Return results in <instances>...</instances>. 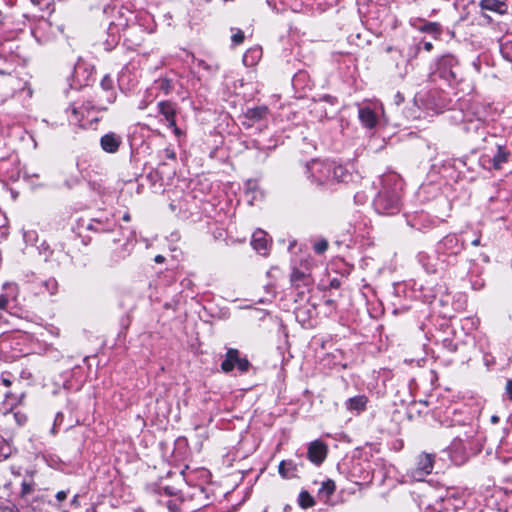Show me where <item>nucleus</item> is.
Listing matches in <instances>:
<instances>
[{
	"instance_id": "1",
	"label": "nucleus",
	"mask_w": 512,
	"mask_h": 512,
	"mask_svg": "<svg viewBox=\"0 0 512 512\" xmlns=\"http://www.w3.org/2000/svg\"><path fill=\"white\" fill-rule=\"evenodd\" d=\"M380 189L373 199V207L380 215H395L401 209L402 183L395 174L383 175L380 178Z\"/></svg>"
},
{
	"instance_id": "2",
	"label": "nucleus",
	"mask_w": 512,
	"mask_h": 512,
	"mask_svg": "<svg viewBox=\"0 0 512 512\" xmlns=\"http://www.w3.org/2000/svg\"><path fill=\"white\" fill-rule=\"evenodd\" d=\"M98 109L91 101L72 103L67 109V117L71 124L81 128H90L99 121Z\"/></svg>"
},
{
	"instance_id": "3",
	"label": "nucleus",
	"mask_w": 512,
	"mask_h": 512,
	"mask_svg": "<svg viewBox=\"0 0 512 512\" xmlns=\"http://www.w3.org/2000/svg\"><path fill=\"white\" fill-rule=\"evenodd\" d=\"M433 75L443 79L449 86L457 84L461 77V68L458 60L453 55L442 56L437 61V68Z\"/></svg>"
},
{
	"instance_id": "4",
	"label": "nucleus",
	"mask_w": 512,
	"mask_h": 512,
	"mask_svg": "<svg viewBox=\"0 0 512 512\" xmlns=\"http://www.w3.org/2000/svg\"><path fill=\"white\" fill-rule=\"evenodd\" d=\"M309 178L317 185L331 184L333 161L312 160L306 167Z\"/></svg>"
},
{
	"instance_id": "5",
	"label": "nucleus",
	"mask_w": 512,
	"mask_h": 512,
	"mask_svg": "<svg viewBox=\"0 0 512 512\" xmlns=\"http://www.w3.org/2000/svg\"><path fill=\"white\" fill-rule=\"evenodd\" d=\"M435 463V454L421 453L415 458L414 467L407 471V475L415 481H423L431 474Z\"/></svg>"
},
{
	"instance_id": "6",
	"label": "nucleus",
	"mask_w": 512,
	"mask_h": 512,
	"mask_svg": "<svg viewBox=\"0 0 512 512\" xmlns=\"http://www.w3.org/2000/svg\"><path fill=\"white\" fill-rule=\"evenodd\" d=\"M463 130L467 134L483 135L485 132V110L478 107L468 110L463 117Z\"/></svg>"
},
{
	"instance_id": "7",
	"label": "nucleus",
	"mask_w": 512,
	"mask_h": 512,
	"mask_svg": "<svg viewBox=\"0 0 512 512\" xmlns=\"http://www.w3.org/2000/svg\"><path fill=\"white\" fill-rule=\"evenodd\" d=\"M239 372H248L251 364L246 357H241L238 349L228 348L225 354V359L221 363V370L225 373L231 372L234 368Z\"/></svg>"
},
{
	"instance_id": "8",
	"label": "nucleus",
	"mask_w": 512,
	"mask_h": 512,
	"mask_svg": "<svg viewBox=\"0 0 512 512\" xmlns=\"http://www.w3.org/2000/svg\"><path fill=\"white\" fill-rule=\"evenodd\" d=\"M464 249V241L456 234H448L437 244L439 256H456Z\"/></svg>"
},
{
	"instance_id": "9",
	"label": "nucleus",
	"mask_w": 512,
	"mask_h": 512,
	"mask_svg": "<svg viewBox=\"0 0 512 512\" xmlns=\"http://www.w3.org/2000/svg\"><path fill=\"white\" fill-rule=\"evenodd\" d=\"M158 112L162 115L169 128H172L175 134H179L180 130L176 125V105L171 101H160L157 104Z\"/></svg>"
},
{
	"instance_id": "10",
	"label": "nucleus",
	"mask_w": 512,
	"mask_h": 512,
	"mask_svg": "<svg viewBox=\"0 0 512 512\" xmlns=\"http://www.w3.org/2000/svg\"><path fill=\"white\" fill-rule=\"evenodd\" d=\"M476 431L473 427H468L463 434H459L452 442V449L460 450L466 453L468 450L472 451L474 447V436Z\"/></svg>"
},
{
	"instance_id": "11",
	"label": "nucleus",
	"mask_w": 512,
	"mask_h": 512,
	"mask_svg": "<svg viewBox=\"0 0 512 512\" xmlns=\"http://www.w3.org/2000/svg\"><path fill=\"white\" fill-rule=\"evenodd\" d=\"M0 94L3 97L12 96L16 91L22 89L21 80L12 74H1Z\"/></svg>"
},
{
	"instance_id": "12",
	"label": "nucleus",
	"mask_w": 512,
	"mask_h": 512,
	"mask_svg": "<svg viewBox=\"0 0 512 512\" xmlns=\"http://www.w3.org/2000/svg\"><path fill=\"white\" fill-rule=\"evenodd\" d=\"M327 446L319 440H315L309 444L307 456L315 465H320L326 458Z\"/></svg>"
},
{
	"instance_id": "13",
	"label": "nucleus",
	"mask_w": 512,
	"mask_h": 512,
	"mask_svg": "<svg viewBox=\"0 0 512 512\" xmlns=\"http://www.w3.org/2000/svg\"><path fill=\"white\" fill-rule=\"evenodd\" d=\"M121 144L122 137L114 132H109L100 138V146L106 153H116Z\"/></svg>"
},
{
	"instance_id": "14",
	"label": "nucleus",
	"mask_w": 512,
	"mask_h": 512,
	"mask_svg": "<svg viewBox=\"0 0 512 512\" xmlns=\"http://www.w3.org/2000/svg\"><path fill=\"white\" fill-rule=\"evenodd\" d=\"M252 247L261 255H267L269 252L270 241L265 231L258 229L252 235Z\"/></svg>"
},
{
	"instance_id": "15",
	"label": "nucleus",
	"mask_w": 512,
	"mask_h": 512,
	"mask_svg": "<svg viewBox=\"0 0 512 512\" xmlns=\"http://www.w3.org/2000/svg\"><path fill=\"white\" fill-rule=\"evenodd\" d=\"M479 7L481 8L482 15L484 17H488L484 13L485 11L503 15L507 12L508 9L507 4L502 0H481L479 2Z\"/></svg>"
},
{
	"instance_id": "16",
	"label": "nucleus",
	"mask_w": 512,
	"mask_h": 512,
	"mask_svg": "<svg viewBox=\"0 0 512 512\" xmlns=\"http://www.w3.org/2000/svg\"><path fill=\"white\" fill-rule=\"evenodd\" d=\"M358 117L362 125L368 129L375 128L378 123L376 113L369 106L359 107Z\"/></svg>"
},
{
	"instance_id": "17",
	"label": "nucleus",
	"mask_w": 512,
	"mask_h": 512,
	"mask_svg": "<svg viewBox=\"0 0 512 512\" xmlns=\"http://www.w3.org/2000/svg\"><path fill=\"white\" fill-rule=\"evenodd\" d=\"M368 398L365 395H357L345 401V407L350 412L357 414L366 410Z\"/></svg>"
},
{
	"instance_id": "18",
	"label": "nucleus",
	"mask_w": 512,
	"mask_h": 512,
	"mask_svg": "<svg viewBox=\"0 0 512 512\" xmlns=\"http://www.w3.org/2000/svg\"><path fill=\"white\" fill-rule=\"evenodd\" d=\"M115 227V221L106 218L105 220L101 218H94L90 220L87 224L86 228L95 232H109L112 231Z\"/></svg>"
},
{
	"instance_id": "19",
	"label": "nucleus",
	"mask_w": 512,
	"mask_h": 512,
	"mask_svg": "<svg viewBox=\"0 0 512 512\" xmlns=\"http://www.w3.org/2000/svg\"><path fill=\"white\" fill-rule=\"evenodd\" d=\"M351 177V173L344 166L333 162V171H331V184L348 182Z\"/></svg>"
},
{
	"instance_id": "20",
	"label": "nucleus",
	"mask_w": 512,
	"mask_h": 512,
	"mask_svg": "<svg viewBox=\"0 0 512 512\" xmlns=\"http://www.w3.org/2000/svg\"><path fill=\"white\" fill-rule=\"evenodd\" d=\"M278 472L283 478H293L298 472V466L292 460H283L279 463Z\"/></svg>"
},
{
	"instance_id": "21",
	"label": "nucleus",
	"mask_w": 512,
	"mask_h": 512,
	"mask_svg": "<svg viewBox=\"0 0 512 512\" xmlns=\"http://www.w3.org/2000/svg\"><path fill=\"white\" fill-rule=\"evenodd\" d=\"M100 86L104 92L107 93L106 100L108 103H113L116 99V93L114 91V81L110 75L106 74L101 82Z\"/></svg>"
},
{
	"instance_id": "22",
	"label": "nucleus",
	"mask_w": 512,
	"mask_h": 512,
	"mask_svg": "<svg viewBox=\"0 0 512 512\" xmlns=\"http://www.w3.org/2000/svg\"><path fill=\"white\" fill-rule=\"evenodd\" d=\"M509 151H507L503 146H497V152L492 158L493 168L496 170L501 169L502 165L508 161Z\"/></svg>"
},
{
	"instance_id": "23",
	"label": "nucleus",
	"mask_w": 512,
	"mask_h": 512,
	"mask_svg": "<svg viewBox=\"0 0 512 512\" xmlns=\"http://www.w3.org/2000/svg\"><path fill=\"white\" fill-rule=\"evenodd\" d=\"M268 114V108L266 106H258L250 108L246 111L245 117L253 122L262 120Z\"/></svg>"
},
{
	"instance_id": "24",
	"label": "nucleus",
	"mask_w": 512,
	"mask_h": 512,
	"mask_svg": "<svg viewBox=\"0 0 512 512\" xmlns=\"http://www.w3.org/2000/svg\"><path fill=\"white\" fill-rule=\"evenodd\" d=\"M0 43L3 41L14 39L16 32L9 28L7 18L0 20Z\"/></svg>"
},
{
	"instance_id": "25",
	"label": "nucleus",
	"mask_w": 512,
	"mask_h": 512,
	"mask_svg": "<svg viewBox=\"0 0 512 512\" xmlns=\"http://www.w3.org/2000/svg\"><path fill=\"white\" fill-rule=\"evenodd\" d=\"M335 489L334 481L328 479L322 483L318 494L321 498L328 499L334 493Z\"/></svg>"
},
{
	"instance_id": "26",
	"label": "nucleus",
	"mask_w": 512,
	"mask_h": 512,
	"mask_svg": "<svg viewBox=\"0 0 512 512\" xmlns=\"http://www.w3.org/2000/svg\"><path fill=\"white\" fill-rule=\"evenodd\" d=\"M298 504L300 507L307 509L312 507L315 504L314 498L309 494V492L303 490L300 492L298 496Z\"/></svg>"
},
{
	"instance_id": "27",
	"label": "nucleus",
	"mask_w": 512,
	"mask_h": 512,
	"mask_svg": "<svg viewBox=\"0 0 512 512\" xmlns=\"http://www.w3.org/2000/svg\"><path fill=\"white\" fill-rule=\"evenodd\" d=\"M420 31L438 36L442 32V28L441 25L437 22H426L420 28Z\"/></svg>"
},
{
	"instance_id": "28",
	"label": "nucleus",
	"mask_w": 512,
	"mask_h": 512,
	"mask_svg": "<svg viewBox=\"0 0 512 512\" xmlns=\"http://www.w3.org/2000/svg\"><path fill=\"white\" fill-rule=\"evenodd\" d=\"M156 83L158 89L161 90L165 95H168L173 90V82L168 78H161Z\"/></svg>"
},
{
	"instance_id": "29",
	"label": "nucleus",
	"mask_w": 512,
	"mask_h": 512,
	"mask_svg": "<svg viewBox=\"0 0 512 512\" xmlns=\"http://www.w3.org/2000/svg\"><path fill=\"white\" fill-rule=\"evenodd\" d=\"M306 278H307V275L304 272H302L298 269H294L291 273L290 281H291L292 285L298 287L301 282H305Z\"/></svg>"
},
{
	"instance_id": "30",
	"label": "nucleus",
	"mask_w": 512,
	"mask_h": 512,
	"mask_svg": "<svg viewBox=\"0 0 512 512\" xmlns=\"http://www.w3.org/2000/svg\"><path fill=\"white\" fill-rule=\"evenodd\" d=\"M197 67L207 71L208 73H210L212 75L216 74L219 70V65L217 63L209 64L204 60H198Z\"/></svg>"
},
{
	"instance_id": "31",
	"label": "nucleus",
	"mask_w": 512,
	"mask_h": 512,
	"mask_svg": "<svg viewBox=\"0 0 512 512\" xmlns=\"http://www.w3.org/2000/svg\"><path fill=\"white\" fill-rule=\"evenodd\" d=\"M41 284L50 295L56 294V292L58 290V283H57L56 279L49 278L47 280L42 281Z\"/></svg>"
},
{
	"instance_id": "32",
	"label": "nucleus",
	"mask_w": 512,
	"mask_h": 512,
	"mask_svg": "<svg viewBox=\"0 0 512 512\" xmlns=\"http://www.w3.org/2000/svg\"><path fill=\"white\" fill-rule=\"evenodd\" d=\"M252 147L257 150V154L255 155V158L258 161H264L268 157L270 148L263 150L257 141L252 142Z\"/></svg>"
},
{
	"instance_id": "33",
	"label": "nucleus",
	"mask_w": 512,
	"mask_h": 512,
	"mask_svg": "<svg viewBox=\"0 0 512 512\" xmlns=\"http://www.w3.org/2000/svg\"><path fill=\"white\" fill-rule=\"evenodd\" d=\"M313 249L317 254H323L328 249V241L326 239H320L313 245Z\"/></svg>"
},
{
	"instance_id": "34",
	"label": "nucleus",
	"mask_w": 512,
	"mask_h": 512,
	"mask_svg": "<svg viewBox=\"0 0 512 512\" xmlns=\"http://www.w3.org/2000/svg\"><path fill=\"white\" fill-rule=\"evenodd\" d=\"M244 33L240 29H235V33L231 36V42L233 45H240L244 41Z\"/></svg>"
},
{
	"instance_id": "35",
	"label": "nucleus",
	"mask_w": 512,
	"mask_h": 512,
	"mask_svg": "<svg viewBox=\"0 0 512 512\" xmlns=\"http://www.w3.org/2000/svg\"><path fill=\"white\" fill-rule=\"evenodd\" d=\"M502 55L509 61L512 62V43H504L501 45Z\"/></svg>"
},
{
	"instance_id": "36",
	"label": "nucleus",
	"mask_w": 512,
	"mask_h": 512,
	"mask_svg": "<svg viewBox=\"0 0 512 512\" xmlns=\"http://www.w3.org/2000/svg\"><path fill=\"white\" fill-rule=\"evenodd\" d=\"M33 491V485L29 482L23 481L21 484V496L25 497Z\"/></svg>"
},
{
	"instance_id": "37",
	"label": "nucleus",
	"mask_w": 512,
	"mask_h": 512,
	"mask_svg": "<svg viewBox=\"0 0 512 512\" xmlns=\"http://www.w3.org/2000/svg\"><path fill=\"white\" fill-rule=\"evenodd\" d=\"M159 494L160 495L165 494L167 496H176L177 495V490L174 487L165 486V487H161L160 488Z\"/></svg>"
},
{
	"instance_id": "38",
	"label": "nucleus",
	"mask_w": 512,
	"mask_h": 512,
	"mask_svg": "<svg viewBox=\"0 0 512 512\" xmlns=\"http://www.w3.org/2000/svg\"><path fill=\"white\" fill-rule=\"evenodd\" d=\"M166 505H167V508L171 512H179L180 511L179 504L175 500H169Z\"/></svg>"
},
{
	"instance_id": "39",
	"label": "nucleus",
	"mask_w": 512,
	"mask_h": 512,
	"mask_svg": "<svg viewBox=\"0 0 512 512\" xmlns=\"http://www.w3.org/2000/svg\"><path fill=\"white\" fill-rule=\"evenodd\" d=\"M9 303V297L5 294H0V310H5Z\"/></svg>"
},
{
	"instance_id": "40",
	"label": "nucleus",
	"mask_w": 512,
	"mask_h": 512,
	"mask_svg": "<svg viewBox=\"0 0 512 512\" xmlns=\"http://www.w3.org/2000/svg\"><path fill=\"white\" fill-rule=\"evenodd\" d=\"M394 101H395V104L399 106L400 104L403 103L404 96L400 92H397L394 96Z\"/></svg>"
},
{
	"instance_id": "41",
	"label": "nucleus",
	"mask_w": 512,
	"mask_h": 512,
	"mask_svg": "<svg viewBox=\"0 0 512 512\" xmlns=\"http://www.w3.org/2000/svg\"><path fill=\"white\" fill-rule=\"evenodd\" d=\"M56 499L58 501H64L67 498V492L66 491H58L55 495Z\"/></svg>"
},
{
	"instance_id": "42",
	"label": "nucleus",
	"mask_w": 512,
	"mask_h": 512,
	"mask_svg": "<svg viewBox=\"0 0 512 512\" xmlns=\"http://www.w3.org/2000/svg\"><path fill=\"white\" fill-rule=\"evenodd\" d=\"M422 48L425 51L430 52L433 49V44L431 42L424 41V42H422Z\"/></svg>"
},
{
	"instance_id": "43",
	"label": "nucleus",
	"mask_w": 512,
	"mask_h": 512,
	"mask_svg": "<svg viewBox=\"0 0 512 512\" xmlns=\"http://www.w3.org/2000/svg\"><path fill=\"white\" fill-rule=\"evenodd\" d=\"M247 185H248V190H247L246 194H247V196H249L250 193L255 192L254 189H255L256 183L249 181Z\"/></svg>"
},
{
	"instance_id": "44",
	"label": "nucleus",
	"mask_w": 512,
	"mask_h": 512,
	"mask_svg": "<svg viewBox=\"0 0 512 512\" xmlns=\"http://www.w3.org/2000/svg\"><path fill=\"white\" fill-rule=\"evenodd\" d=\"M506 391L510 397V399H512V380H509L506 384Z\"/></svg>"
},
{
	"instance_id": "45",
	"label": "nucleus",
	"mask_w": 512,
	"mask_h": 512,
	"mask_svg": "<svg viewBox=\"0 0 512 512\" xmlns=\"http://www.w3.org/2000/svg\"><path fill=\"white\" fill-rule=\"evenodd\" d=\"M330 286H331L332 288H339V286H340V281H339L338 279L334 278V279H332V280L330 281Z\"/></svg>"
},
{
	"instance_id": "46",
	"label": "nucleus",
	"mask_w": 512,
	"mask_h": 512,
	"mask_svg": "<svg viewBox=\"0 0 512 512\" xmlns=\"http://www.w3.org/2000/svg\"><path fill=\"white\" fill-rule=\"evenodd\" d=\"M1 383H2L4 386L9 387V386H11L12 381H11L9 378L2 377V378H1Z\"/></svg>"
},
{
	"instance_id": "47",
	"label": "nucleus",
	"mask_w": 512,
	"mask_h": 512,
	"mask_svg": "<svg viewBox=\"0 0 512 512\" xmlns=\"http://www.w3.org/2000/svg\"><path fill=\"white\" fill-rule=\"evenodd\" d=\"M154 261L158 264H162L165 261V257L163 255H156Z\"/></svg>"
},
{
	"instance_id": "48",
	"label": "nucleus",
	"mask_w": 512,
	"mask_h": 512,
	"mask_svg": "<svg viewBox=\"0 0 512 512\" xmlns=\"http://www.w3.org/2000/svg\"><path fill=\"white\" fill-rule=\"evenodd\" d=\"M303 76H304V74H303V73H298V74H296V75L294 76V78H293V83H294V85H296V83H297V82H298V81H299Z\"/></svg>"
},
{
	"instance_id": "49",
	"label": "nucleus",
	"mask_w": 512,
	"mask_h": 512,
	"mask_svg": "<svg viewBox=\"0 0 512 512\" xmlns=\"http://www.w3.org/2000/svg\"><path fill=\"white\" fill-rule=\"evenodd\" d=\"M71 505H74V506H78L79 505V502H78V495H75L72 500H71Z\"/></svg>"
},
{
	"instance_id": "50",
	"label": "nucleus",
	"mask_w": 512,
	"mask_h": 512,
	"mask_svg": "<svg viewBox=\"0 0 512 512\" xmlns=\"http://www.w3.org/2000/svg\"><path fill=\"white\" fill-rule=\"evenodd\" d=\"M472 245L474 246H478L480 245V237H477L475 238L472 242H471Z\"/></svg>"
},
{
	"instance_id": "51",
	"label": "nucleus",
	"mask_w": 512,
	"mask_h": 512,
	"mask_svg": "<svg viewBox=\"0 0 512 512\" xmlns=\"http://www.w3.org/2000/svg\"><path fill=\"white\" fill-rule=\"evenodd\" d=\"M0 512H13V510L8 507L0 506Z\"/></svg>"
},
{
	"instance_id": "52",
	"label": "nucleus",
	"mask_w": 512,
	"mask_h": 512,
	"mask_svg": "<svg viewBox=\"0 0 512 512\" xmlns=\"http://www.w3.org/2000/svg\"><path fill=\"white\" fill-rule=\"evenodd\" d=\"M130 219H131V216H130V214H129V213H125V214L123 215V220H124V221L129 222V221H130Z\"/></svg>"
},
{
	"instance_id": "53",
	"label": "nucleus",
	"mask_w": 512,
	"mask_h": 512,
	"mask_svg": "<svg viewBox=\"0 0 512 512\" xmlns=\"http://www.w3.org/2000/svg\"><path fill=\"white\" fill-rule=\"evenodd\" d=\"M243 62L245 65H252V63H248V53L244 55Z\"/></svg>"
},
{
	"instance_id": "54",
	"label": "nucleus",
	"mask_w": 512,
	"mask_h": 512,
	"mask_svg": "<svg viewBox=\"0 0 512 512\" xmlns=\"http://www.w3.org/2000/svg\"><path fill=\"white\" fill-rule=\"evenodd\" d=\"M323 99H324L325 101H328V102H331V103H332V100H333L334 98H333L332 96H330V95H325V96L323 97Z\"/></svg>"
},
{
	"instance_id": "55",
	"label": "nucleus",
	"mask_w": 512,
	"mask_h": 512,
	"mask_svg": "<svg viewBox=\"0 0 512 512\" xmlns=\"http://www.w3.org/2000/svg\"><path fill=\"white\" fill-rule=\"evenodd\" d=\"M85 512H97V509L95 506H91V507L87 508Z\"/></svg>"
},
{
	"instance_id": "56",
	"label": "nucleus",
	"mask_w": 512,
	"mask_h": 512,
	"mask_svg": "<svg viewBox=\"0 0 512 512\" xmlns=\"http://www.w3.org/2000/svg\"><path fill=\"white\" fill-rule=\"evenodd\" d=\"M491 421H492L493 423H497V422L499 421V417H498V416H496V415H493V416L491 417Z\"/></svg>"
},
{
	"instance_id": "57",
	"label": "nucleus",
	"mask_w": 512,
	"mask_h": 512,
	"mask_svg": "<svg viewBox=\"0 0 512 512\" xmlns=\"http://www.w3.org/2000/svg\"><path fill=\"white\" fill-rule=\"evenodd\" d=\"M420 49H421V46H420V45H417V46L415 47V54H414V56H416V55H417V53L420 51Z\"/></svg>"
},
{
	"instance_id": "58",
	"label": "nucleus",
	"mask_w": 512,
	"mask_h": 512,
	"mask_svg": "<svg viewBox=\"0 0 512 512\" xmlns=\"http://www.w3.org/2000/svg\"><path fill=\"white\" fill-rule=\"evenodd\" d=\"M168 157L171 159H175V153L174 152L168 153Z\"/></svg>"
},
{
	"instance_id": "59",
	"label": "nucleus",
	"mask_w": 512,
	"mask_h": 512,
	"mask_svg": "<svg viewBox=\"0 0 512 512\" xmlns=\"http://www.w3.org/2000/svg\"><path fill=\"white\" fill-rule=\"evenodd\" d=\"M255 198H256V196H253L251 199H249V200H248V202H249L250 204H252V203H253V200H255Z\"/></svg>"
},
{
	"instance_id": "60",
	"label": "nucleus",
	"mask_w": 512,
	"mask_h": 512,
	"mask_svg": "<svg viewBox=\"0 0 512 512\" xmlns=\"http://www.w3.org/2000/svg\"><path fill=\"white\" fill-rule=\"evenodd\" d=\"M326 303L330 305L333 303V300H327Z\"/></svg>"
},
{
	"instance_id": "61",
	"label": "nucleus",
	"mask_w": 512,
	"mask_h": 512,
	"mask_svg": "<svg viewBox=\"0 0 512 512\" xmlns=\"http://www.w3.org/2000/svg\"><path fill=\"white\" fill-rule=\"evenodd\" d=\"M145 108V103H142V106H140V109H144Z\"/></svg>"
},
{
	"instance_id": "62",
	"label": "nucleus",
	"mask_w": 512,
	"mask_h": 512,
	"mask_svg": "<svg viewBox=\"0 0 512 512\" xmlns=\"http://www.w3.org/2000/svg\"><path fill=\"white\" fill-rule=\"evenodd\" d=\"M145 108V103H142V106H140V109H144Z\"/></svg>"
},
{
	"instance_id": "63",
	"label": "nucleus",
	"mask_w": 512,
	"mask_h": 512,
	"mask_svg": "<svg viewBox=\"0 0 512 512\" xmlns=\"http://www.w3.org/2000/svg\"><path fill=\"white\" fill-rule=\"evenodd\" d=\"M263 512H267V510L265 509V510H263Z\"/></svg>"
}]
</instances>
